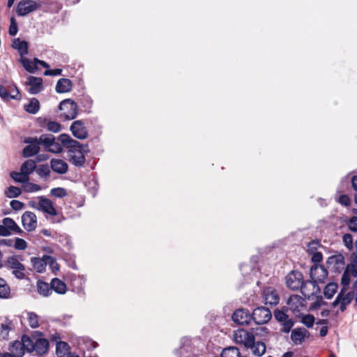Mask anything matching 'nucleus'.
<instances>
[{"label": "nucleus", "mask_w": 357, "mask_h": 357, "mask_svg": "<svg viewBox=\"0 0 357 357\" xmlns=\"http://www.w3.org/2000/svg\"><path fill=\"white\" fill-rule=\"evenodd\" d=\"M33 352H36L38 355L45 354L49 347V342L45 338H37L34 342Z\"/></svg>", "instance_id": "5701e85b"}, {"label": "nucleus", "mask_w": 357, "mask_h": 357, "mask_svg": "<svg viewBox=\"0 0 357 357\" xmlns=\"http://www.w3.org/2000/svg\"><path fill=\"white\" fill-rule=\"evenodd\" d=\"M11 178L17 183H27L29 177L20 171V172H12L10 173Z\"/></svg>", "instance_id": "ea45409f"}, {"label": "nucleus", "mask_w": 357, "mask_h": 357, "mask_svg": "<svg viewBox=\"0 0 357 357\" xmlns=\"http://www.w3.org/2000/svg\"><path fill=\"white\" fill-rule=\"evenodd\" d=\"M177 357H195L191 342L187 338L182 340V345L175 351Z\"/></svg>", "instance_id": "dca6fc26"}, {"label": "nucleus", "mask_w": 357, "mask_h": 357, "mask_svg": "<svg viewBox=\"0 0 357 357\" xmlns=\"http://www.w3.org/2000/svg\"><path fill=\"white\" fill-rule=\"evenodd\" d=\"M5 266L11 270L20 269V267H22V264L19 261L17 256L13 255L8 257L6 261Z\"/></svg>", "instance_id": "e433bc0d"}, {"label": "nucleus", "mask_w": 357, "mask_h": 357, "mask_svg": "<svg viewBox=\"0 0 357 357\" xmlns=\"http://www.w3.org/2000/svg\"><path fill=\"white\" fill-rule=\"evenodd\" d=\"M0 97L5 101H8L11 99L20 100L21 95L17 87H15V94L10 93L6 88L2 85L0 86Z\"/></svg>", "instance_id": "a878e982"}, {"label": "nucleus", "mask_w": 357, "mask_h": 357, "mask_svg": "<svg viewBox=\"0 0 357 357\" xmlns=\"http://www.w3.org/2000/svg\"><path fill=\"white\" fill-rule=\"evenodd\" d=\"M346 290L345 288H342L335 301L332 303V305L334 307L340 305L341 312H344L347 309V306L351 303L354 296L353 291L346 293Z\"/></svg>", "instance_id": "9d476101"}, {"label": "nucleus", "mask_w": 357, "mask_h": 357, "mask_svg": "<svg viewBox=\"0 0 357 357\" xmlns=\"http://www.w3.org/2000/svg\"><path fill=\"white\" fill-rule=\"evenodd\" d=\"M36 168V162L35 160L29 159L26 160L21 166L20 171L22 172L25 176H29Z\"/></svg>", "instance_id": "7c9ffc66"}, {"label": "nucleus", "mask_w": 357, "mask_h": 357, "mask_svg": "<svg viewBox=\"0 0 357 357\" xmlns=\"http://www.w3.org/2000/svg\"><path fill=\"white\" fill-rule=\"evenodd\" d=\"M46 128L47 130L53 132H59L61 130V126L56 121H48Z\"/></svg>", "instance_id": "09e8293b"}, {"label": "nucleus", "mask_w": 357, "mask_h": 357, "mask_svg": "<svg viewBox=\"0 0 357 357\" xmlns=\"http://www.w3.org/2000/svg\"><path fill=\"white\" fill-rule=\"evenodd\" d=\"M338 202L342 205L347 206H349L350 204L351 199H350V198L349 197L348 195H342L341 196H340V197L338 199Z\"/></svg>", "instance_id": "338daca9"}, {"label": "nucleus", "mask_w": 357, "mask_h": 357, "mask_svg": "<svg viewBox=\"0 0 357 357\" xmlns=\"http://www.w3.org/2000/svg\"><path fill=\"white\" fill-rule=\"evenodd\" d=\"M27 319H28L29 326L32 328H36L39 326L38 317L34 312H28L27 313Z\"/></svg>", "instance_id": "37998d69"}, {"label": "nucleus", "mask_w": 357, "mask_h": 357, "mask_svg": "<svg viewBox=\"0 0 357 357\" xmlns=\"http://www.w3.org/2000/svg\"><path fill=\"white\" fill-rule=\"evenodd\" d=\"M10 287L5 280L0 278V298H6L10 295Z\"/></svg>", "instance_id": "a19ab883"}, {"label": "nucleus", "mask_w": 357, "mask_h": 357, "mask_svg": "<svg viewBox=\"0 0 357 357\" xmlns=\"http://www.w3.org/2000/svg\"><path fill=\"white\" fill-rule=\"evenodd\" d=\"M337 289V284L333 283V282L328 284L325 287L324 290V296L327 299H331V298H333L334 294L336 293Z\"/></svg>", "instance_id": "58836bf2"}, {"label": "nucleus", "mask_w": 357, "mask_h": 357, "mask_svg": "<svg viewBox=\"0 0 357 357\" xmlns=\"http://www.w3.org/2000/svg\"><path fill=\"white\" fill-rule=\"evenodd\" d=\"M13 321L4 318L3 321L1 324L0 335L3 339H7L8 337L9 331L13 328Z\"/></svg>", "instance_id": "2f4dec72"}, {"label": "nucleus", "mask_w": 357, "mask_h": 357, "mask_svg": "<svg viewBox=\"0 0 357 357\" xmlns=\"http://www.w3.org/2000/svg\"><path fill=\"white\" fill-rule=\"evenodd\" d=\"M22 223L24 228L28 231H32L37 227V218L35 213L26 211L22 215Z\"/></svg>", "instance_id": "2eb2a0df"}, {"label": "nucleus", "mask_w": 357, "mask_h": 357, "mask_svg": "<svg viewBox=\"0 0 357 357\" xmlns=\"http://www.w3.org/2000/svg\"><path fill=\"white\" fill-rule=\"evenodd\" d=\"M25 266L22 264V267H20V269H13L12 270V273L15 275V277L19 280H22L25 278Z\"/></svg>", "instance_id": "4d7b16f0"}, {"label": "nucleus", "mask_w": 357, "mask_h": 357, "mask_svg": "<svg viewBox=\"0 0 357 357\" xmlns=\"http://www.w3.org/2000/svg\"><path fill=\"white\" fill-rule=\"evenodd\" d=\"M349 183H351V188L357 191V176L354 175L351 176L350 174L346 175L344 176L340 181V185L337 188L338 192H342L346 191L349 187Z\"/></svg>", "instance_id": "f3484780"}, {"label": "nucleus", "mask_w": 357, "mask_h": 357, "mask_svg": "<svg viewBox=\"0 0 357 357\" xmlns=\"http://www.w3.org/2000/svg\"><path fill=\"white\" fill-rule=\"evenodd\" d=\"M263 296L266 305H276L280 301V296L277 291L271 287L264 290Z\"/></svg>", "instance_id": "6ab92c4d"}, {"label": "nucleus", "mask_w": 357, "mask_h": 357, "mask_svg": "<svg viewBox=\"0 0 357 357\" xmlns=\"http://www.w3.org/2000/svg\"><path fill=\"white\" fill-rule=\"evenodd\" d=\"M22 230L10 218H4L0 225V236H9L13 234H22Z\"/></svg>", "instance_id": "6e6552de"}, {"label": "nucleus", "mask_w": 357, "mask_h": 357, "mask_svg": "<svg viewBox=\"0 0 357 357\" xmlns=\"http://www.w3.org/2000/svg\"><path fill=\"white\" fill-rule=\"evenodd\" d=\"M12 47L17 50L21 58H24V56L28 54L29 45L25 40H22L20 38H15L13 40Z\"/></svg>", "instance_id": "b1692460"}, {"label": "nucleus", "mask_w": 357, "mask_h": 357, "mask_svg": "<svg viewBox=\"0 0 357 357\" xmlns=\"http://www.w3.org/2000/svg\"><path fill=\"white\" fill-rule=\"evenodd\" d=\"M24 188L27 192H37L41 189L40 185L31 183H27Z\"/></svg>", "instance_id": "052dcab7"}, {"label": "nucleus", "mask_w": 357, "mask_h": 357, "mask_svg": "<svg viewBox=\"0 0 357 357\" xmlns=\"http://www.w3.org/2000/svg\"><path fill=\"white\" fill-rule=\"evenodd\" d=\"M302 323L307 328L312 327L314 323V316L311 314L305 315L302 319Z\"/></svg>", "instance_id": "6e6d98bb"}, {"label": "nucleus", "mask_w": 357, "mask_h": 357, "mask_svg": "<svg viewBox=\"0 0 357 357\" xmlns=\"http://www.w3.org/2000/svg\"><path fill=\"white\" fill-rule=\"evenodd\" d=\"M282 328L281 331L284 333H289L294 326V322L291 319H287V320L281 322Z\"/></svg>", "instance_id": "603ef678"}, {"label": "nucleus", "mask_w": 357, "mask_h": 357, "mask_svg": "<svg viewBox=\"0 0 357 357\" xmlns=\"http://www.w3.org/2000/svg\"><path fill=\"white\" fill-rule=\"evenodd\" d=\"M58 139L68 149L69 162L77 167H82L86 162L85 154L89 153L88 144H80L68 134H61Z\"/></svg>", "instance_id": "f257e3e1"}, {"label": "nucleus", "mask_w": 357, "mask_h": 357, "mask_svg": "<svg viewBox=\"0 0 357 357\" xmlns=\"http://www.w3.org/2000/svg\"><path fill=\"white\" fill-rule=\"evenodd\" d=\"M345 222L350 231L357 232V217L353 216Z\"/></svg>", "instance_id": "8fccbe9b"}, {"label": "nucleus", "mask_w": 357, "mask_h": 357, "mask_svg": "<svg viewBox=\"0 0 357 357\" xmlns=\"http://www.w3.org/2000/svg\"><path fill=\"white\" fill-rule=\"evenodd\" d=\"M344 262V257L341 255L331 256L328 259V264H335L339 265V264H343Z\"/></svg>", "instance_id": "864d4df0"}, {"label": "nucleus", "mask_w": 357, "mask_h": 357, "mask_svg": "<svg viewBox=\"0 0 357 357\" xmlns=\"http://www.w3.org/2000/svg\"><path fill=\"white\" fill-rule=\"evenodd\" d=\"M81 103L85 111H89L92 107L93 100L89 96H84L82 98Z\"/></svg>", "instance_id": "bf43d9fd"}, {"label": "nucleus", "mask_w": 357, "mask_h": 357, "mask_svg": "<svg viewBox=\"0 0 357 357\" xmlns=\"http://www.w3.org/2000/svg\"><path fill=\"white\" fill-rule=\"evenodd\" d=\"M322 259H323V256L320 252H316L312 256V261L314 263H319L322 261Z\"/></svg>", "instance_id": "774afa93"}, {"label": "nucleus", "mask_w": 357, "mask_h": 357, "mask_svg": "<svg viewBox=\"0 0 357 357\" xmlns=\"http://www.w3.org/2000/svg\"><path fill=\"white\" fill-rule=\"evenodd\" d=\"M50 194L51 195L58 198H63L67 195L66 189L63 188H52L50 191Z\"/></svg>", "instance_id": "49530a36"}, {"label": "nucleus", "mask_w": 357, "mask_h": 357, "mask_svg": "<svg viewBox=\"0 0 357 357\" xmlns=\"http://www.w3.org/2000/svg\"><path fill=\"white\" fill-rule=\"evenodd\" d=\"M41 6L40 1L22 0L17 5L16 13L18 16L24 17L37 10Z\"/></svg>", "instance_id": "423d86ee"}, {"label": "nucleus", "mask_w": 357, "mask_h": 357, "mask_svg": "<svg viewBox=\"0 0 357 357\" xmlns=\"http://www.w3.org/2000/svg\"><path fill=\"white\" fill-rule=\"evenodd\" d=\"M24 110L31 114H36L40 109V102L36 98L30 99L28 104L24 105Z\"/></svg>", "instance_id": "c85d7f7f"}, {"label": "nucleus", "mask_w": 357, "mask_h": 357, "mask_svg": "<svg viewBox=\"0 0 357 357\" xmlns=\"http://www.w3.org/2000/svg\"><path fill=\"white\" fill-rule=\"evenodd\" d=\"M40 144L45 151L54 153H60L63 151L61 142L56 140V137L52 134H43L40 136Z\"/></svg>", "instance_id": "20e7f679"}, {"label": "nucleus", "mask_w": 357, "mask_h": 357, "mask_svg": "<svg viewBox=\"0 0 357 357\" xmlns=\"http://www.w3.org/2000/svg\"><path fill=\"white\" fill-rule=\"evenodd\" d=\"M47 265H49L53 271H59V264L56 259L52 256L46 255Z\"/></svg>", "instance_id": "3c124183"}, {"label": "nucleus", "mask_w": 357, "mask_h": 357, "mask_svg": "<svg viewBox=\"0 0 357 357\" xmlns=\"http://www.w3.org/2000/svg\"><path fill=\"white\" fill-rule=\"evenodd\" d=\"M20 61L22 63V66L24 68V69L30 73H35L36 71L38 70L37 64L34 61V59L33 61H31L30 59L24 57L20 58Z\"/></svg>", "instance_id": "473e14b6"}, {"label": "nucleus", "mask_w": 357, "mask_h": 357, "mask_svg": "<svg viewBox=\"0 0 357 357\" xmlns=\"http://www.w3.org/2000/svg\"><path fill=\"white\" fill-rule=\"evenodd\" d=\"M316 274H320V277L324 278L327 276L328 272L322 266H314L311 268L310 275L312 280L305 281L300 289L302 294L307 299L320 293V288L315 279Z\"/></svg>", "instance_id": "f03ea898"}, {"label": "nucleus", "mask_w": 357, "mask_h": 357, "mask_svg": "<svg viewBox=\"0 0 357 357\" xmlns=\"http://www.w3.org/2000/svg\"><path fill=\"white\" fill-rule=\"evenodd\" d=\"M37 289L43 296H49L52 292L51 284L41 280H38L37 282Z\"/></svg>", "instance_id": "f704fd0d"}, {"label": "nucleus", "mask_w": 357, "mask_h": 357, "mask_svg": "<svg viewBox=\"0 0 357 357\" xmlns=\"http://www.w3.org/2000/svg\"><path fill=\"white\" fill-rule=\"evenodd\" d=\"M347 270L354 277L357 276V260L348 265Z\"/></svg>", "instance_id": "0e129e2a"}, {"label": "nucleus", "mask_w": 357, "mask_h": 357, "mask_svg": "<svg viewBox=\"0 0 357 357\" xmlns=\"http://www.w3.org/2000/svg\"><path fill=\"white\" fill-rule=\"evenodd\" d=\"M14 247L17 250H24L26 248L27 243L24 239L16 238Z\"/></svg>", "instance_id": "13d9d810"}, {"label": "nucleus", "mask_w": 357, "mask_h": 357, "mask_svg": "<svg viewBox=\"0 0 357 357\" xmlns=\"http://www.w3.org/2000/svg\"><path fill=\"white\" fill-rule=\"evenodd\" d=\"M62 70L60 68L46 70L44 72V75L46 76H57L61 75Z\"/></svg>", "instance_id": "69168bd1"}, {"label": "nucleus", "mask_w": 357, "mask_h": 357, "mask_svg": "<svg viewBox=\"0 0 357 357\" xmlns=\"http://www.w3.org/2000/svg\"><path fill=\"white\" fill-rule=\"evenodd\" d=\"M70 130L73 135L78 139H85L88 137V130L81 120H77L72 123Z\"/></svg>", "instance_id": "ddd939ff"}, {"label": "nucleus", "mask_w": 357, "mask_h": 357, "mask_svg": "<svg viewBox=\"0 0 357 357\" xmlns=\"http://www.w3.org/2000/svg\"><path fill=\"white\" fill-rule=\"evenodd\" d=\"M21 192L22 191L20 188L12 185L7 188V190L5 192V194L6 197L9 198H13L17 197L21 194Z\"/></svg>", "instance_id": "79ce46f5"}, {"label": "nucleus", "mask_w": 357, "mask_h": 357, "mask_svg": "<svg viewBox=\"0 0 357 357\" xmlns=\"http://www.w3.org/2000/svg\"><path fill=\"white\" fill-rule=\"evenodd\" d=\"M271 317V312L268 307H258L252 312V321L256 324L262 325L266 324Z\"/></svg>", "instance_id": "9b49d317"}, {"label": "nucleus", "mask_w": 357, "mask_h": 357, "mask_svg": "<svg viewBox=\"0 0 357 357\" xmlns=\"http://www.w3.org/2000/svg\"><path fill=\"white\" fill-rule=\"evenodd\" d=\"M38 201H29V206L50 216H54L57 215V211L50 199L45 197L44 196L38 197Z\"/></svg>", "instance_id": "7ed1b4c3"}, {"label": "nucleus", "mask_w": 357, "mask_h": 357, "mask_svg": "<svg viewBox=\"0 0 357 357\" xmlns=\"http://www.w3.org/2000/svg\"><path fill=\"white\" fill-rule=\"evenodd\" d=\"M303 274L298 271H291L286 276L287 286L292 290H298L304 283Z\"/></svg>", "instance_id": "f8f14e48"}, {"label": "nucleus", "mask_w": 357, "mask_h": 357, "mask_svg": "<svg viewBox=\"0 0 357 357\" xmlns=\"http://www.w3.org/2000/svg\"><path fill=\"white\" fill-rule=\"evenodd\" d=\"M232 320L239 325H249L252 321V314L245 308H239L232 314Z\"/></svg>", "instance_id": "4468645a"}, {"label": "nucleus", "mask_w": 357, "mask_h": 357, "mask_svg": "<svg viewBox=\"0 0 357 357\" xmlns=\"http://www.w3.org/2000/svg\"><path fill=\"white\" fill-rule=\"evenodd\" d=\"M342 241L344 246L349 250L352 251L354 250V243H353V236L351 234H345L342 236Z\"/></svg>", "instance_id": "c03bdc74"}, {"label": "nucleus", "mask_w": 357, "mask_h": 357, "mask_svg": "<svg viewBox=\"0 0 357 357\" xmlns=\"http://www.w3.org/2000/svg\"><path fill=\"white\" fill-rule=\"evenodd\" d=\"M274 317L280 323L289 319V316L284 311L280 310H276L274 312Z\"/></svg>", "instance_id": "5fc2aeb1"}, {"label": "nucleus", "mask_w": 357, "mask_h": 357, "mask_svg": "<svg viewBox=\"0 0 357 357\" xmlns=\"http://www.w3.org/2000/svg\"><path fill=\"white\" fill-rule=\"evenodd\" d=\"M24 142L28 144L22 151V155L24 158L31 157L40 152V145H41L40 137H26Z\"/></svg>", "instance_id": "1a4fd4ad"}, {"label": "nucleus", "mask_w": 357, "mask_h": 357, "mask_svg": "<svg viewBox=\"0 0 357 357\" xmlns=\"http://www.w3.org/2000/svg\"><path fill=\"white\" fill-rule=\"evenodd\" d=\"M69 345L65 342L60 341L56 343V353L58 357H65L69 354Z\"/></svg>", "instance_id": "c9c22d12"}, {"label": "nucleus", "mask_w": 357, "mask_h": 357, "mask_svg": "<svg viewBox=\"0 0 357 357\" xmlns=\"http://www.w3.org/2000/svg\"><path fill=\"white\" fill-rule=\"evenodd\" d=\"M52 291H54L59 294H64L66 292V284L59 278H53L51 281Z\"/></svg>", "instance_id": "cd10ccee"}, {"label": "nucleus", "mask_w": 357, "mask_h": 357, "mask_svg": "<svg viewBox=\"0 0 357 357\" xmlns=\"http://www.w3.org/2000/svg\"><path fill=\"white\" fill-rule=\"evenodd\" d=\"M31 263L33 268L38 273H43L45 271L47 266L46 255H44L42 258L33 257L31 258Z\"/></svg>", "instance_id": "bb28decb"}, {"label": "nucleus", "mask_w": 357, "mask_h": 357, "mask_svg": "<svg viewBox=\"0 0 357 357\" xmlns=\"http://www.w3.org/2000/svg\"><path fill=\"white\" fill-rule=\"evenodd\" d=\"M18 31L17 26L14 17L10 19V24L8 30V33L10 36H14L17 34Z\"/></svg>", "instance_id": "680f3d73"}, {"label": "nucleus", "mask_w": 357, "mask_h": 357, "mask_svg": "<svg viewBox=\"0 0 357 357\" xmlns=\"http://www.w3.org/2000/svg\"><path fill=\"white\" fill-rule=\"evenodd\" d=\"M10 205L14 211L22 210L24 206V203L16 199L12 200L10 203Z\"/></svg>", "instance_id": "e2e57ef3"}, {"label": "nucleus", "mask_w": 357, "mask_h": 357, "mask_svg": "<svg viewBox=\"0 0 357 357\" xmlns=\"http://www.w3.org/2000/svg\"><path fill=\"white\" fill-rule=\"evenodd\" d=\"M248 349L252 350V354L256 356H261L266 351V344L262 342H255V340Z\"/></svg>", "instance_id": "c756f323"}, {"label": "nucleus", "mask_w": 357, "mask_h": 357, "mask_svg": "<svg viewBox=\"0 0 357 357\" xmlns=\"http://www.w3.org/2000/svg\"><path fill=\"white\" fill-rule=\"evenodd\" d=\"M305 300L298 295L291 296L287 301L289 309L294 312H299L305 306Z\"/></svg>", "instance_id": "aec40b11"}, {"label": "nucleus", "mask_w": 357, "mask_h": 357, "mask_svg": "<svg viewBox=\"0 0 357 357\" xmlns=\"http://www.w3.org/2000/svg\"><path fill=\"white\" fill-rule=\"evenodd\" d=\"M59 109L62 112L61 116L66 120H72L77 115V105L70 99H65L59 104Z\"/></svg>", "instance_id": "39448f33"}, {"label": "nucleus", "mask_w": 357, "mask_h": 357, "mask_svg": "<svg viewBox=\"0 0 357 357\" xmlns=\"http://www.w3.org/2000/svg\"><path fill=\"white\" fill-rule=\"evenodd\" d=\"M50 166L54 172L59 174H66L68 170V165L61 159H52Z\"/></svg>", "instance_id": "412c9836"}, {"label": "nucleus", "mask_w": 357, "mask_h": 357, "mask_svg": "<svg viewBox=\"0 0 357 357\" xmlns=\"http://www.w3.org/2000/svg\"><path fill=\"white\" fill-rule=\"evenodd\" d=\"M232 338L236 344L248 349L255 340V335L245 329H238L234 331Z\"/></svg>", "instance_id": "0eeeda50"}, {"label": "nucleus", "mask_w": 357, "mask_h": 357, "mask_svg": "<svg viewBox=\"0 0 357 357\" xmlns=\"http://www.w3.org/2000/svg\"><path fill=\"white\" fill-rule=\"evenodd\" d=\"M15 357H22L24 354V349L21 341H15L9 348Z\"/></svg>", "instance_id": "72a5a7b5"}, {"label": "nucleus", "mask_w": 357, "mask_h": 357, "mask_svg": "<svg viewBox=\"0 0 357 357\" xmlns=\"http://www.w3.org/2000/svg\"><path fill=\"white\" fill-rule=\"evenodd\" d=\"M36 172L39 176L42 178H47L50 176V170L47 165H40L37 169Z\"/></svg>", "instance_id": "a18cd8bd"}, {"label": "nucleus", "mask_w": 357, "mask_h": 357, "mask_svg": "<svg viewBox=\"0 0 357 357\" xmlns=\"http://www.w3.org/2000/svg\"><path fill=\"white\" fill-rule=\"evenodd\" d=\"M36 338H31L29 336L24 335L22 337V343L23 344V347L24 350H26L28 352H33L34 342Z\"/></svg>", "instance_id": "4c0bfd02"}, {"label": "nucleus", "mask_w": 357, "mask_h": 357, "mask_svg": "<svg viewBox=\"0 0 357 357\" xmlns=\"http://www.w3.org/2000/svg\"><path fill=\"white\" fill-rule=\"evenodd\" d=\"M26 84L29 86L28 91L31 94H37L43 90V79L34 76H29Z\"/></svg>", "instance_id": "a211bd4d"}, {"label": "nucleus", "mask_w": 357, "mask_h": 357, "mask_svg": "<svg viewBox=\"0 0 357 357\" xmlns=\"http://www.w3.org/2000/svg\"><path fill=\"white\" fill-rule=\"evenodd\" d=\"M309 335V332L305 328H295L291 334V339L295 344H301L305 337Z\"/></svg>", "instance_id": "4be33fe9"}, {"label": "nucleus", "mask_w": 357, "mask_h": 357, "mask_svg": "<svg viewBox=\"0 0 357 357\" xmlns=\"http://www.w3.org/2000/svg\"><path fill=\"white\" fill-rule=\"evenodd\" d=\"M72 82L67 78L59 79L56 85V91L59 93H67L71 91Z\"/></svg>", "instance_id": "393cba45"}, {"label": "nucleus", "mask_w": 357, "mask_h": 357, "mask_svg": "<svg viewBox=\"0 0 357 357\" xmlns=\"http://www.w3.org/2000/svg\"><path fill=\"white\" fill-rule=\"evenodd\" d=\"M351 273L348 271V270L345 269L341 278V284L343 286L342 288H345L347 289V287L350 284L351 281Z\"/></svg>", "instance_id": "de8ad7c7"}]
</instances>
